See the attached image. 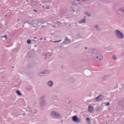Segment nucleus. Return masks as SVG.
I'll return each instance as SVG.
<instances>
[{
  "label": "nucleus",
  "instance_id": "obj_36",
  "mask_svg": "<svg viewBox=\"0 0 124 124\" xmlns=\"http://www.w3.org/2000/svg\"><path fill=\"white\" fill-rule=\"evenodd\" d=\"M41 110H43V108H41Z\"/></svg>",
  "mask_w": 124,
  "mask_h": 124
},
{
  "label": "nucleus",
  "instance_id": "obj_18",
  "mask_svg": "<svg viewBox=\"0 0 124 124\" xmlns=\"http://www.w3.org/2000/svg\"><path fill=\"white\" fill-rule=\"evenodd\" d=\"M69 80H70V82H74V78H70L69 79Z\"/></svg>",
  "mask_w": 124,
  "mask_h": 124
},
{
  "label": "nucleus",
  "instance_id": "obj_11",
  "mask_svg": "<svg viewBox=\"0 0 124 124\" xmlns=\"http://www.w3.org/2000/svg\"><path fill=\"white\" fill-rule=\"evenodd\" d=\"M93 109V105H89V106H88V111L89 112H92Z\"/></svg>",
  "mask_w": 124,
  "mask_h": 124
},
{
  "label": "nucleus",
  "instance_id": "obj_3",
  "mask_svg": "<svg viewBox=\"0 0 124 124\" xmlns=\"http://www.w3.org/2000/svg\"><path fill=\"white\" fill-rule=\"evenodd\" d=\"M115 34L116 36L119 39L124 38V36L123 33L118 30L115 31Z\"/></svg>",
  "mask_w": 124,
  "mask_h": 124
},
{
  "label": "nucleus",
  "instance_id": "obj_34",
  "mask_svg": "<svg viewBox=\"0 0 124 124\" xmlns=\"http://www.w3.org/2000/svg\"><path fill=\"white\" fill-rule=\"evenodd\" d=\"M34 38H35V39H36V37H35Z\"/></svg>",
  "mask_w": 124,
  "mask_h": 124
},
{
  "label": "nucleus",
  "instance_id": "obj_27",
  "mask_svg": "<svg viewBox=\"0 0 124 124\" xmlns=\"http://www.w3.org/2000/svg\"><path fill=\"white\" fill-rule=\"evenodd\" d=\"M97 27H98L97 26H95L96 29L97 30H98V28H97Z\"/></svg>",
  "mask_w": 124,
  "mask_h": 124
},
{
  "label": "nucleus",
  "instance_id": "obj_31",
  "mask_svg": "<svg viewBox=\"0 0 124 124\" xmlns=\"http://www.w3.org/2000/svg\"><path fill=\"white\" fill-rule=\"evenodd\" d=\"M42 28H44V25L42 26Z\"/></svg>",
  "mask_w": 124,
  "mask_h": 124
},
{
  "label": "nucleus",
  "instance_id": "obj_37",
  "mask_svg": "<svg viewBox=\"0 0 124 124\" xmlns=\"http://www.w3.org/2000/svg\"><path fill=\"white\" fill-rule=\"evenodd\" d=\"M53 28H56V27L55 26H53Z\"/></svg>",
  "mask_w": 124,
  "mask_h": 124
},
{
  "label": "nucleus",
  "instance_id": "obj_39",
  "mask_svg": "<svg viewBox=\"0 0 124 124\" xmlns=\"http://www.w3.org/2000/svg\"><path fill=\"white\" fill-rule=\"evenodd\" d=\"M73 11H74H74H75V10H74Z\"/></svg>",
  "mask_w": 124,
  "mask_h": 124
},
{
  "label": "nucleus",
  "instance_id": "obj_7",
  "mask_svg": "<svg viewBox=\"0 0 124 124\" xmlns=\"http://www.w3.org/2000/svg\"><path fill=\"white\" fill-rule=\"evenodd\" d=\"M52 54L50 53H44L43 54V58L45 60H47V59H49V57H51Z\"/></svg>",
  "mask_w": 124,
  "mask_h": 124
},
{
  "label": "nucleus",
  "instance_id": "obj_20",
  "mask_svg": "<svg viewBox=\"0 0 124 124\" xmlns=\"http://www.w3.org/2000/svg\"><path fill=\"white\" fill-rule=\"evenodd\" d=\"M105 105L106 106H109V105H110V103H105Z\"/></svg>",
  "mask_w": 124,
  "mask_h": 124
},
{
  "label": "nucleus",
  "instance_id": "obj_38",
  "mask_svg": "<svg viewBox=\"0 0 124 124\" xmlns=\"http://www.w3.org/2000/svg\"><path fill=\"white\" fill-rule=\"evenodd\" d=\"M85 49H88V47H86Z\"/></svg>",
  "mask_w": 124,
  "mask_h": 124
},
{
  "label": "nucleus",
  "instance_id": "obj_6",
  "mask_svg": "<svg viewBox=\"0 0 124 124\" xmlns=\"http://www.w3.org/2000/svg\"><path fill=\"white\" fill-rule=\"evenodd\" d=\"M94 58L96 59L98 61H101L103 59V57L97 53L95 54Z\"/></svg>",
  "mask_w": 124,
  "mask_h": 124
},
{
  "label": "nucleus",
  "instance_id": "obj_41",
  "mask_svg": "<svg viewBox=\"0 0 124 124\" xmlns=\"http://www.w3.org/2000/svg\"><path fill=\"white\" fill-rule=\"evenodd\" d=\"M23 115H25V113H24Z\"/></svg>",
  "mask_w": 124,
  "mask_h": 124
},
{
  "label": "nucleus",
  "instance_id": "obj_12",
  "mask_svg": "<svg viewBox=\"0 0 124 124\" xmlns=\"http://www.w3.org/2000/svg\"><path fill=\"white\" fill-rule=\"evenodd\" d=\"M52 99H55V100H57V101H59V97L57 95H53L52 96Z\"/></svg>",
  "mask_w": 124,
  "mask_h": 124
},
{
  "label": "nucleus",
  "instance_id": "obj_22",
  "mask_svg": "<svg viewBox=\"0 0 124 124\" xmlns=\"http://www.w3.org/2000/svg\"><path fill=\"white\" fill-rule=\"evenodd\" d=\"M77 37L78 38H80V34H78V35H77Z\"/></svg>",
  "mask_w": 124,
  "mask_h": 124
},
{
  "label": "nucleus",
  "instance_id": "obj_29",
  "mask_svg": "<svg viewBox=\"0 0 124 124\" xmlns=\"http://www.w3.org/2000/svg\"><path fill=\"white\" fill-rule=\"evenodd\" d=\"M42 39H43L42 38H40V40H42Z\"/></svg>",
  "mask_w": 124,
  "mask_h": 124
},
{
  "label": "nucleus",
  "instance_id": "obj_1",
  "mask_svg": "<svg viewBox=\"0 0 124 124\" xmlns=\"http://www.w3.org/2000/svg\"><path fill=\"white\" fill-rule=\"evenodd\" d=\"M27 23L30 25H32V26H34V27H38L39 26H41V24L42 23L41 20H34L31 22L27 21Z\"/></svg>",
  "mask_w": 124,
  "mask_h": 124
},
{
  "label": "nucleus",
  "instance_id": "obj_43",
  "mask_svg": "<svg viewBox=\"0 0 124 124\" xmlns=\"http://www.w3.org/2000/svg\"><path fill=\"white\" fill-rule=\"evenodd\" d=\"M61 122H62V121Z\"/></svg>",
  "mask_w": 124,
  "mask_h": 124
},
{
  "label": "nucleus",
  "instance_id": "obj_10",
  "mask_svg": "<svg viewBox=\"0 0 124 124\" xmlns=\"http://www.w3.org/2000/svg\"><path fill=\"white\" fill-rule=\"evenodd\" d=\"M48 71L47 70H44V71L39 73L38 74L39 76H43V75L46 74Z\"/></svg>",
  "mask_w": 124,
  "mask_h": 124
},
{
  "label": "nucleus",
  "instance_id": "obj_45",
  "mask_svg": "<svg viewBox=\"0 0 124 124\" xmlns=\"http://www.w3.org/2000/svg\"><path fill=\"white\" fill-rule=\"evenodd\" d=\"M23 27H24V26L23 25Z\"/></svg>",
  "mask_w": 124,
  "mask_h": 124
},
{
  "label": "nucleus",
  "instance_id": "obj_28",
  "mask_svg": "<svg viewBox=\"0 0 124 124\" xmlns=\"http://www.w3.org/2000/svg\"><path fill=\"white\" fill-rule=\"evenodd\" d=\"M33 11H34L35 12H37V10H33Z\"/></svg>",
  "mask_w": 124,
  "mask_h": 124
},
{
  "label": "nucleus",
  "instance_id": "obj_2",
  "mask_svg": "<svg viewBox=\"0 0 124 124\" xmlns=\"http://www.w3.org/2000/svg\"><path fill=\"white\" fill-rule=\"evenodd\" d=\"M46 96L44 95L40 97V107H44L46 105V101H45V98Z\"/></svg>",
  "mask_w": 124,
  "mask_h": 124
},
{
  "label": "nucleus",
  "instance_id": "obj_4",
  "mask_svg": "<svg viewBox=\"0 0 124 124\" xmlns=\"http://www.w3.org/2000/svg\"><path fill=\"white\" fill-rule=\"evenodd\" d=\"M50 115L52 117H54L55 118H61V117H62V116H61L59 113L54 111H52L51 112Z\"/></svg>",
  "mask_w": 124,
  "mask_h": 124
},
{
  "label": "nucleus",
  "instance_id": "obj_13",
  "mask_svg": "<svg viewBox=\"0 0 124 124\" xmlns=\"http://www.w3.org/2000/svg\"><path fill=\"white\" fill-rule=\"evenodd\" d=\"M53 82L52 81L50 80L47 82V84L49 86V87H52Z\"/></svg>",
  "mask_w": 124,
  "mask_h": 124
},
{
  "label": "nucleus",
  "instance_id": "obj_19",
  "mask_svg": "<svg viewBox=\"0 0 124 124\" xmlns=\"http://www.w3.org/2000/svg\"><path fill=\"white\" fill-rule=\"evenodd\" d=\"M28 112H29L30 113H32V110L29 108L28 109Z\"/></svg>",
  "mask_w": 124,
  "mask_h": 124
},
{
  "label": "nucleus",
  "instance_id": "obj_9",
  "mask_svg": "<svg viewBox=\"0 0 124 124\" xmlns=\"http://www.w3.org/2000/svg\"><path fill=\"white\" fill-rule=\"evenodd\" d=\"M70 39H68V38H67V37H66L64 41L63 42V44H68L69 43H70Z\"/></svg>",
  "mask_w": 124,
  "mask_h": 124
},
{
  "label": "nucleus",
  "instance_id": "obj_21",
  "mask_svg": "<svg viewBox=\"0 0 124 124\" xmlns=\"http://www.w3.org/2000/svg\"><path fill=\"white\" fill-rule=\"evenodd\" d=\"M113 59L114 60H117L116 57L114 55V56H113Z\"/></svg>",
  "mask_w": 124,
  "mask_h": 124
},
{
  "label": "nucleus",
  "instance_id": "obj_8",
  "mask_svg": "<svg viewBox=\"0 0 124 124\" xmlns=\"http://www.w3.org/2000/svg\"><path fill=\"white\" fill-rule=\"evenodd\" d=\"M104 98V96L102 95H99L98 96H97L96 98V100L97 101H101Z\"/></svg>",
  "mask_w": 124,
  "mask_h": 124
},
{
  "label": "nucleus",
  "instance_id": "obj_24",
  "mask_svg": "<svg viewBox=\"0 0 124 124\" xmlns=\"http://www.w3.org/2000/svg\"><path fill=\"white\" fill-rule=\"evenodd\" d=\"M26 90H27V91H31V88H27Z\"/></svg>",
  "mask_w": 124,
  "mask_h": 124
},
{
  "label": "nucleus",
  "instance_id": "obj_15",
  "mask_svg": "<svg viewBox=\"0 0 124 124\" xmlns=\"http://www.w3.org/2000/svg\"><path fill=\"white\" fill-rule=\"evenodd\" d=\"M86 122H87L88 124H91V119H90V118H86Z\"/></svg>",
  "mask_w": 124,
  "mask_h": 124
},
{
  "label": "nucleus",
  "instance_id": "obj_42",
  "mask_svg": "<svg viewBox=\"0 0 124 124\" xmlns=\"http://www.w3.org/2000/svg\"><path fill=\"white\" fill-rule=\"evenodd\" d=\"M35 40H33V41H35Z\"/></svg>",
  "mask_w": 124,
  "mask_h": 124
},
{
  "label": "nucleus",
  "instance_id": "obj_23",
  "mask_svg": "<svg viewBox=\"0 0 124 124\" xmlns=\"http://www.w3.org/2000/svg\"><path fill=\"white\" fill-rule=\"evenodd\" d=\"M3 37H5L6 38V39H7V35H6L3 36Z\"/></svg>",
  "mask_w": 124,
  "mask_h": 124
},
{
  "label": "nucleus",
  "instance_id": "obj_30",
  "mask_svg": "<svg viewBox=\"0 0 124 124\" xmlns=\"http://www.w3.org/2000/svg\"><path fill=\"white\" fill-rule=\"evenodd\" d=\"M45 7V6H42L43 8H44Z\"/></svg>",
  "mask_w": 124,
  "mask_h": 124
},
{
  "label": "nucleus",
  "instance_id": "obj_5",
  "mask_svg": "<svg viewBox=\"0 0 124 124\" xmlns=\"http://www.w3.org/2000/svg\"><path fill=\"white\" fill-rule=\"evenodd\" d=\"M72 121L74 122V123H81V120H80V118H78V116L75 115L72 117Z\"/></svg>",
  "mask_w": 124,
  "mask_h": 124
},
{
  "label": "nucleus",
  "instance_id": "obj_32",
  "mask_svg": "<svg viewBox=\"0 0 124 124\" xmlns=\"http://www.w3.org/2000/svg\"><path fill=\"white\" fill-rule=\"evenodd\" d=\"M17 21H20V19H17Z\"/></svg>",
  "mask_w": 124,
  "mask_h": 124
},
{
  "label": "nucleus",
  "instance_id": "obj_40",
  "mask_svg": "<svg viewBox=\"0 0 124 124\" xmlns=\"http://www.w3.org/2000/svg\"><path fill=\"white\" fill-rule=\"evenodd\" d=\"M5 16H7V15H6Z\"/></svg>",
  "mask_w": 124,
  "mask_h": 124
},
{
  "label": "nucleus",
  "instance_id": "obj_25",
  "mask_svg": "<svg viewBox=\"0 0 124 124\" xmlns=\"http://www.w3.org/2000/svg\"><path fill=\"white\" fill-rule=\"evenodd\" d=\"M46 9H49L50 7H49V6H47L46 7Z\"/></svg>",
  "mask_w": 124,
  "mask_h": 124
},
{
  "label": "nucleus",
  "instance_id": "obj_17",
  "mask_svg": "<svg viewBox=\"0 0 124 124\" xmlns=\"http://www.w3.org/2000/svg\"><path fill=\"white\" fill-rule=\"evenodd\" d=\"M27 42L28 44H31V40H28Z\"/></svg>",
  "mask_w": 124,
  "mask_h": 124
},
{
  "label": "nucleus",
  "instance_id": "obj_26",
  "mask_svg": "<svg viewBox=\"0 0 124 124\" xmlns=\"http://www.w3.org/2000/svg\"><path fill=\"white\" fill-rule=\"evenodd\" d=\"M55 43H57V42H61V40H60L59 41H55Z\"/></svg>",
  "mask_w": 124,
  "mask_h": 124
},
{
  "label": "nucleus",
  "instance_id": "obj_44",
  "mask_svg": "<svg viewBox=\"0 0 124 124\" xmlns=\"http://www.w3.org/2000/svg\"><path fill=\"white\" fill-rule=\"evenodd\" d=\"M120 11H123L122 10H120Z\"/></svg>",
  "mask_w": 124,
  "mask_h": 124
},
{
  "label": "nucleus",
  "instance_id": "obj_16",
  "mask_svg": "<svg viewBox=\"0 0 124 124\" xmlns=\"http://www.w3.org/2000/svg\"><path fill=\"white\" fill-rule=\"evenodd\" d=\"M16 93H17V94H18V95H22V93L21 92H20V91H19V90H17Z\"/></svg>",
  "mask_w": 124,
  "mask_h": 124
},
{
  "label": "nucleus",
  "instance_id": "obj_35",
  "mask_svg": "<svg viewBox=\"0 0 124 124\" xmlns=\"http://www.w3.org/2000/svg\"><path fill=\"white\" fill-rule=\"evenodd\" d=\"M88 72V73H91V72H90V71H89Z\"/></svg>",
  "mask_w": 124,
  "mask_h": 124
},
{
  "label": "nucleus",
  "instance_id": "obj_33",
  "mask_svg": "<svg viewBox=\"0 0 124 124\" xmlns=\"http://www.w3.org/2000/svg\"><path fill=\"white\" fill-rule=\"evenodd\" d=\"M77 0L78 1H80V0Z\"/></svg>",
  "mask_w": 124,
  "mask_h": 124
},
{
  "label": "nucleus",
  "instance_id": "obj_14",
  "mask_svg": "<svg viewBox=\"0 0 124 124\" xmlns=\"http://www.w3.org/2000/svg\"><path fill=\"white\" fill-rule=\"evenodd\" d=\"M84 23H86V18H83L79 22V24H83Z\"/></svg>",
  "mask_w": 124,
  "mask_h": 124
}]
</instances>
